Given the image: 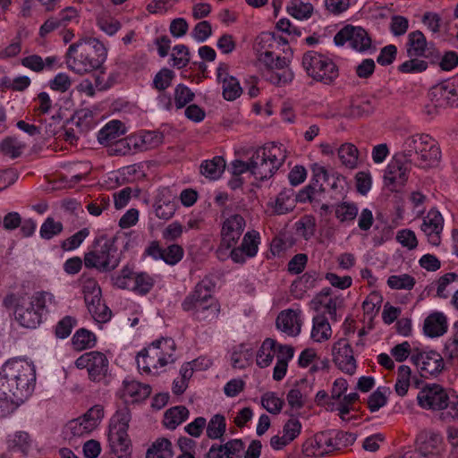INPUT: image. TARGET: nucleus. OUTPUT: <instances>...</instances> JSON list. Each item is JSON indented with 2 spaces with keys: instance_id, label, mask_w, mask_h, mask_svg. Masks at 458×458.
<instances>
[{
  "instance_id": "nucleus-1",
  "label": "nucleus",
  "mask_w": 458,
  "mask_h": 458,
  "mask_svg": "<svg viewBox=\"0 0 458 458\" xmlns=\"http://www.w3.org/2000/svg\"><path fill=\"white\" fill-rule=\"evenodd\" d=\"M55 295L49 292H37L31 296L9 294L4 299L6 308L14 307V318L25 328H36L42 322L45 310L55 306Z\"/></svg>"
},
{
  "instance_id": "nucleus-2",
  "label": "nucleus",
  "mask_w": 458,
  "mask_h": 458,
  "mask_svg": "<svg viewBox=\"0 0 458 458\" xmlns=\"http://www.w3.org/2000/svg\"><path fill=\"white\" fill-rule=\"evenodd\" d=\"M106 56L107 50L102 42L87 38L69 46L65 63L71 71L83 75L100 69Z\"/></svg>"
},
{
  "instance_id": "nucleus-3",
  "label": "nucleus",
  "mask_w": 458,
  "mask_h": 458,
  "mask_svg": "<svg viewBox=\"0 0 458 458\" xmlns=\"http://www.w3.org/2000/svg\"><path fill=\"white\" fill-rule=\"evenodd\" d=\"M285 157L284 150L281 146L274 143L267 144L257 148L249 161H233L232 163L233 174L241 175L250 171L258 180L269 179L283 165Z\"/></svg>"
},
{
  "instance_id": "nucleus-4",
  "label": "nucleus",
  "mask_w": 458,
  "mask_h": 458,
  "mask_svg": "<svg viewBox=\"0 0 458 458\" xmlns=\"http://www.w3.org/2000/svg\"><path fill=\"white\" fill-rule=\"evenodd\" d=\"M36 369L32 363L13 359L0 368V386L18 401H24L34 391Z\"/></svg>"
},
{
  "instance_id": "nucleus-5",
  "label": "nucleus",
  "mask_w": 458,
  "mask_h": 458,
  "mask_svg": "<svg viewBox=\"0 0 458 458\" xmlns=\"http://www.w3.org/2000/svg\"><path fill=\"white\" fill-rule=\"evenodd\" d=\"M215 286L210 277H204L182 301V310L191 312L192 318L199 322L208 324L216 321L220 313V305L212 294Z\"/></svg>"
},
{
  "instance_id": "nucleus-6",
  "label": "nucleus",
  "mask_w": 458,
  "mask_h": 458,
  "mask_svg": "<svg viewBox=\"0 0 458 458\" xmlns=\"http://www.w3.org/2000/svg\"><path fill=\"white\" fill-rule=\"evenodd\" d=\"M175 343L170 337L154 341L139 352L136 358L139 369L147 375L158 374V369L175 360Z\"/></svg>"
},
{
  "instance_id": "nucleus-7",
  "label": "nucleus",
  "mask_w": 458,
  "mask_h": 458,
  "mask_svg": "<svg viewBox=\"0 0 458 458\" xmlns=\"http://www.w3.org/2000/svg\"><path fill=\"white\" fill-rule=\"evenodd\" d=\"M420 407L430 411H444L441 419L451 420L458 417V398L451 400L447 390L438 384H427L418 393Z\"/></svg>"
},
{
  "instance_id": "nucleus-8",
  "label": "nucleus",
  "mask_w": 458,
  "mask_h": 458,
  "mask_svg": "<svg viewBox=\"0 0 458 458\" xmlns=\"http://www.w3.org/2000/svg\"><path fill=\"white\" fill-rule=\"evenodd\" d=\"M301 64L308 76L324 84H331L339 75L335 62L329 56L317 51L304 53Z\"/></svg>"
},
{
  "instance_id": "nucleus-9",
  "label": "nucleus",
  "mask_w": 458,
  "mask_h": 458,
  "mask_svg": "<svg viewBox=\"0 0 458 458\" xmlns=\"http://www.w3.org/2000/svg\"><path fill=\"white\" fill-rule=\"evenodd\" d=\"M122 259L114 240H106L98 244L84 256V265L88 268H96L99 272H110L115 269Z\"/></svg>"
},
{
  "instance_id": "nucleus-10",
  "label": "nucleus",
  "mask_w": 458,
  "mask_h": 458,
  "mask_svg": "<svg viewBox=\"0 0 458 458\" xmlns=\"http://www.w3.org/2000/svg\"><path fill=\"white\" fill-rule=\"evenodd\" d=\"M246 227V219L241 214L227 213L224 215L220 232V243L216 250L219 259L225 260L228 250L235 246Z\"/></svg>"
},
{
  "instance_id": "nucleus-11",
  "label": "nucleus",
  "mask_w": 458,
  "mask_h": 458,
  "mask_svg": "<svg viewBox=\"0 0 458 458\" xmlns=\"http://www.w3.org/2000/svg\"><path fill=\"white\" fill-rule=\"evenodd\" d=\"M338 47L346 45L359 53H372L376 50L369 33L360 26L345 25L334 37Z\"/></svg>"
},
{
  "instance_id": "nucleus-12",
  "label": "nucleus",
  "mask_w": 458,
  "mask_h": 458,
  "mask_svg": "<svg viewBox=\"0 0 458 458\" xmlns=\"http://www.w3.org/2000/svg\"><path fill=\"white\" fill-rule=\"evenodd\" d=\"M131 420V413L127 408H123L115 412L109 424L108 441L116 454L126 453L130 446V439L127 430Z\"/></svg>"
},
{
  "instance_id": "nucleus-13",
  "label": "nucleus",
  "mask_w": 458,
  "mask_h": 458,
  "mask_svg": "<svg viewBox=\"0 0 458 458\" xmlns=\"http://www.w3.org/2000/svg\"><path fill=\"white\" fill-rule=\"evenodd\" d=\"M75 365L80 369H86L90 380L100 382L107 374L109 362L104 353L92 351L81 355Z\"/></svg>"
},
{
  "instance_id": "nucleus-14",
  "label": "nucleus",
  "mask_w": 458,
  "mask_h": 458,
  "mask_svg": "<svg viewBox=\"0 0 458 458\" xmlns=\"http://www.w3.org/2000/svg\"><path fill=\"white\" fill-rule=\"evenodd\" d=\"M333 361L343 372L353 375L357 369V361L353 350L346 338H340L332 346Z\"/></svg>"
},
{
  "instance_id": "nucleus-15",
  "label": "nucleus",
  "mask_w": 458,
  "mask_h": 458,
  "mask_svg": "<svg viewBox=\"0 0 458 458\" xmlns=\"http://www.w3.org/2000/svg\"><path fill=\"white\" fill-rule=\"evenodd\" d=\"M428 97L435 106H458V87L454 81H445L435 85L430 89Z\"/></svg>"
},
{
  "instance_id": "nucleus-16",
  "label": "nucleus",
  "mask_w": 458,
  "mask_h": 458,
  "mask_svg": "<svg viewBox=\"0 0 458 458\" xmlns=\"http://www.w3.org/2000/svg\"><path fill=\"white\" fill-rule=\"evenodd\" d=\"M402 156L396 154L391 161L384 174V182L386 186L394 191L397 186H403L408 179V166L405 159L401 160Z\"/></svg>"
},
{
  "instance_id": "nucleus-17",
  "label": "nucleus",
  "mask_w": 458,
  "mask_h": 458,
  "mask_svg": "<svg viewBox=\"0 0 458 458\" xmlns=\"http://www.w3.org/2000/svg\"><path fill=\"white\" fill-rule=\"evenodd\" d=\"M444 227V218L441 213L436 209L431 208L428 214L423 217L420 225L421 231L427 236L428 241L434 246L440 244V234Z\"/></svg>"
},
{
  "instance_id": "nucleus-18",
  "label": "nucleus",
  "mask_w": 458,
  "mask_h": 458,
  "mask_svg": "<svg viewBox=\"0 0 458 458\" xmlns=\"http://www.w3.org/2000/svg\"><path fill=\"white\" fill-rule=\"evenodd\" d=\"M430 140L428 134H414L407 137L403 145L400 156L409 164L417 166V156H420L423 146L427 145V140Z\"/></svg>"
},
{
  "instance_id": "nucleus-19",
  "label": "nucleus",
  "mask_w": 458,
  "mask_h": 458,
  "mask_svg": "<svg viewBox=\"0 0 458 458\" xmlns=\"http://www.w3.org/2000/svg\"><path fill=\"white\" fill-rule=\"evenodd\" d=\"M313 390V384L307 378L297 381L289 390L286 400L293 410L301 409Z\"/></svg>"
},
{
  "instance_id": "nucleus-20",
  "label": "nucleus",
  "mask_w": 458,
  "mask_h": 458,
  "mask_svg": "<svg viewBox=\"0 0 458 458\" xmlns=\"http://www.w3.org/2000/svg\"><path fill=\"white\" fill-rule=\"evenodd\" d=\"M411 359L423 372L431 376L438 375L445 367L442 356L435 351L422 352L413 355Z\"/></svg>"
},
{
  "instance_id": "nucleus-21",
  "label": "nucleus",
  "mask_w": 458,
  "mask_h": 458,
  "mask_svg": "<svg viewBox=\"0 0 458 458\" xmlns=\"http://www.w3.org/2000/svg\"><path fill=\"white\" fill-rule=\"evenodd\" d=\"M244 447L242 439H231L223 445L214 444L209 448L207 458H242Z\"/></svg>"
},
{
  "instance_id": "nucleus-22",
  "label": "nucleus",
  "mask_w": 458,
  "mask_h": 458,
  "mask_svg": "<svg viewBox=\"0 0 458 458\" xmlns=\"http://www.w3.org/2000/svg\"><path fill=\"white\" fill-rule=\"evenodd\" d=\"M301 311L293 310H283L276 318V327L288 335L295 336L301 332Z\"/></svg>"
},
{
  "instance_id": "nucleus-23",
  "label": "nucleus",
  "mask_w": 458,
  "mask_h": 458,
  "mask_svg": "<svg viewBox=\"0 0 458 458\" xmlns=\"http://www.w3.org/2000/svg\"><path fill=\"white\" fill-rule=\"evenodd\" d=\"M176 209V202L169 194V191L164 189L158 192L154 204V211L157 217L168 220L170 219Z\"/></svg>"
},
{
  "instance_id": "nucleus-24",
  "label": "nucleus",
  "mask_w": 458,
  "mask_h": 458,
  "mask_svg": "<svg viewBox=\"0 0 458 458\" xmlns=\"http://www.w3.org/2000/svg\"><path fill=\"white\" fill-rule=\"evenodd\" d=\"M441 157V151L436 140L430 136L427 140V145L423 146L420 156H417V166L420 168H428L436 165Z\"/></svg>"
},
{
  "instance_id": "nucleus-25",
  "label": "nucleus",
  "mask_w": 458,
  "mask_h": 458,
  "mask_svg": "<svg viewBox=\"0 0 458 458\" xmlns=\"http://www.w3.org/2000/svg\"><path fill=\"white\" fill-rule=\"evenodd\" d=\"M423 330L429 337H438L447 331V320L441 312H434L427 317L424 321Z\"/></svg>"
},
{
  "instance_id": "nucleus-26",
  "label": "nucleus",
  "mask_w": 458,
  "mask_h": 458,
  "mask_svg": "<svg viewBox=\"0 0 458 458\" xmlns=\"http://www.w3.org/2000/svg\"><path fill=\"white\" fill-rule=\"evenodd\" d=\"M377 106L375 98L363 97L352 101L345 115L352 118L368 116L374 112Z\"/></svg>"
},
{
  "instance_id": "nucleus-27",
  "label": "nucleus",
  "mask_w": 458,
  "mask_h": 458,
  "mask_svg": "<svg viewBox=\"0 0 458 458\" xmlns=\"http://www.w3.org/2000/svg\"><path fill=\"white\" fill-rule=\"evenodd\" d=\"M312 447L316 455L323 456L339 450L340 443L337 442L336 436L333 437L329 433L321 432L315 436Z\"/></svg>"
},
{
  "instance_id": "nucleus-28",
  "label": "nucleus",
  "mask_w": 458,
  "mask_h": 458,
  "mask_svg": "<svg viewBox=\"0 0 458 458\" xmlns=\"http://www.w3.org/2000/svg\"><path fill=\"white\" fill-rule=\"evenodd\" d=\"M125 133L124 125L121 121L108 122L98 133V140L102 145H109Z\"/></svg>"
},
{
  "instance_id": "nucleus-29",
  "label": "nucleus",
  "mask_w": 458,
  "mask_h": 458,
  "mask_svg": "<svg viewBox=\"0 0 458 458\" xmlns=\"http://www.w3.org/2000/svg\"><path fill=\"white\" fill-rule=\"evenodd\" d=\"M151 393V388L147 384H141L135 380L123 381V395L125 398H131V402H140L145 400Z\"/></svg>"
},
{
  "instance_id": "nucleus-30",
  "label": "nucleus",
  "mask_w": 458,
  "mask_h": 458,
  "mask_svg": "<svg viewBox=\"0 0 458 458\" xmlns=\"http://www.w3.org/2000/svg\"><path fill=\"white\" fill-rule=\"evenodd\" d=\"M332 335L331 326L324 315H317L313 318L311 339L317 343L328 340Z\"/></svg>"
},
{
  "instance_id": "nucleus-31",
  "label": "nucleus",
  "mask_w": 458,
  "mask_h": 458,
  "mask_svg": "<svg viewBox=\"0 0 458 458\" xmlns=\"http://www.w3.org/2000/svg\"><path fill=\"white\" fill-rule=\"evenodd\" d=\"M443 451L442 437L438 433H431L420 446L419 453L421 454L422 458H426L427 456L438 458Z\"/></svg>"
},
{
  "instance_id": "nucleus-32",
  "label": "nucleus",
  "mask_w": 458,
  "mask_h": 458,
  "mask_svg": "<svg viewBox=\"0 0 458 458\" xmlns=\"http://www.w3.org/2000/svg\"><path fill=\"white\" fill-rule=\"evenodd\" d=\"M411 380L415 383L416 387L419 386V380L416 377H411V368L406 365H401L398 368L397 378L394 390L399 396L406 395Z\"/></svg>"
},
{
  "instance_id": "nucleus-33",
  "label": "nucleus",
  "mask_w": 458,
  "mask_h": 458,
  "mask_svg": "<svg viewBox=\"0 0 458 458\" xmlns=\"http://www.w3.org/2000/svg\"><path fill=\"white\" fill-rule=\"evenodd\" d=\"M225 168V161L220 156H216L212 159L205 160L200 165V174L205 177L216 180L220 177Z\"/></svg>"
},
{
  "instance_id": "nucleus-34",
  "label": "nucleus",
  "mask_w": 458,
  "mask_h": 458,
  "mask_svg": "<svg viewBox=\"0 0 458 458\" xmlns=\"http://www.w3.org/2000/svg\"><path fill=\"white\" fill-rule=\"evenodd\" d=\"M407 54L409 56H425L427 50V40L424 34L415 30L408 35Z\"/></svg>"
},
{
  "instance_id": "nucleus-35",
  "label": "nucleus",
  "mask_w": 458,
  "mask_h": 458,
  "mask_svg": "<svg viewBox=\"0 0 458 458\" xmlns=\"http://www.w3.org/2000/svg\"><path fill=\"white\" fill-rule=\"evenodd\" d=\"M276 341L272 338H267L263 341L257 352L256 362L260 368L268 367L276 352Z\"/></svg>"
},
{
  "instance_id": "nucleus-36",
  "label": "nucleus",
  "mask_w": 458,
  "mask_h": 458,
  "mask_svg": "<svg viewBox=\"0 0 458 458\" xmlns=\"http://www.w3.org/2000/svg\"><path fill=\"white\" fill-rule=\"evenodd\" d=\"M226 431L225 417L220 413L213 415L206 425V434L209 439L222 440Z\"/></svg>"
},
{
  "instance_id": "nucleus-37",
  "label": "nucleus",
  "mask_w": 458,
  "mask_h": 458,
  "mask_svg": "<svg viewBox=\"0 0 458 458\" xmlns=\"http://www.w3.org/2000/svg\"><path fill=\"white\" fill-rule=\"evenodd\" d=\"M335 217L341 223L353 222L358 216V206L354 202L343 201L333 206Z\"/></svg>"
},
{
  "instance_id": "nucleus-38",
  "label": "nucleus",
  "mask_w": 458,
  "mask_h": 458,
  "mask_svg": "<svg viewBox=\"0 0 458 458\" xmlns=\"http://www.w3.org/2000/svg\"><path fill=\"white\" fill-rule=\"evenodd\" d=\"M189 417V411L184 406H175L165 413L163 423L165 428L174 429Z\"/></svg>"
},
{
  "instance_id": "nucleus-39",
  "label": "nucleus",
  "mask_w": 458,
  "mask_h": 458,
  "mask_svg": "<svg viewBox=\"0 0 458 458\" xmlns=\"http://www.w3.org/2000/svg\"><path fill=\"white\" fill-rule=\"evenodd\" d=\"M172 443L165 437L157 438L146 454V458H172Z\"/></svg>"
},
{
  "instance_id": "nucleus-40",
  "label": "nucleus",
  "mask_w": 458,
  "mask_h": 458,
  "mask_svg": "<svg viewBox=\"0 0 458 458\" xmlns=\"http://www.w3.org/2000/svg\"><path fill=\"white\" fill-rule=\"evenodd\" d=\"M32 446V440L30 435L24 431H17L9 436L8 447L14 452H21L27 454Z\"/></svg>"
},
{
  "instance_id": "nucleus-41",
  "label": "nucleus",
  "mask_w": 458,
  "mask_h": 458,
  "mask_svg": "<svg viewBox=\"0 0 458 458\" xmlns=\"http://www.w3.org/2000/svg\"><path fill=\"white\" fill-rule=\"evenodd\" d=\"M96 342L95 334L85 328L77 330L72 338V344L76 350L90 349L95 346Z\"/></svg>"
},
{
  "instance_id": "nucleus-42",
  "label": "nucleus",
  "mask_w": 458,
  "mask_h": 458,
  "mask_svg": "<svg viewBox=\"0 0 458 458\" xmlns=\"http://www.w3.org/2000/svg\"><path fill=\"white\" fill-rule=\"evenodd\" d=\"M252 357L251 350L245 344H239L232 349L231 364L235 369H244Z\"/></svg>"
},
{
  "instance_id": "nucleus-43",
  "label": "nucleus",
  "mask_w": 458,
  "mask_h": 458,
  "mask_svg": "<svg viewBox=\"0 0 458 458\" xmlns=\"http://www.w3.org/2000/svg\"><path fill=\"white\" fill-rule=\"evenodd\" d=\"M25 147L17 137H6L0 142V151L12 158L20 157Z\"/></svg>"
},
{
  "instance_id": "nucleus-44",
  "label": "nucleus",
  "mask_w": 458,
  "mask_h": 458,
  "mask_svg": "<svg viewBox=\"0 0 458 458\" xmlns=\"http://www.w3.org/2000/svg\"><path fill=\"white\" fill-rule=\"evenodd\" d=\"M338 157L347 168H354L358 163V149L351 143H344L338 148Z\"/></svg>"
},
{
  "instance_id": "nucleus-45",
  "label": "nucleus",
  "mask_w": 458,
  "mask_h": 458,
  "mask_svg": "<svg viewBox=\"0 0 458 458\" xmlns=\"http://www.w3.org/2000/svg\"><path fill=\"white\" fill-rule=\"evenodd\" d=\"M155 279L146 272L136 273L133 276L131 290L139 294L145 295L153 288Z\"/></svg>"
},
{
  "instance_id": "nucleus-46",
  "label": "nucleus",
  "mask_w": 458,
  "mask_h": 458,
  "mask_svg": "<svg viewBox=\"0 0 458 458\" xmlns=\"http://www.w3.org/2000/svg\"><path fill=\"white\" fill-rule=\"evenodd\" d=\"M289 14L298 20H307L313 13V5L301 0H292L287 6Z\"/></svg>"
},
{
  "instance_id": "nucleus-47",
  "label": "nucleus",
  "mask_w": 458,
  "mask_h": 458,
  "mask_svg": "<svg viewBox=\"0 0 458 458\" xmlns=\"http://www.w3.org/2000/svg\"><path fill=\"white\" fill-rule=\"evenodd\" d=\"M260 243L259 233L251 230L247 232L242 238V242L240 247L245 250V253L249 258H253L257 255L259 250V245Z\"/></svg>"
},
{
  "instance_id": "nucleus-48",
  "label": "nucleus",
  "mask_w": 458,
  "mask_h": 458,
  "mask_svg": "<svg viewBox=\"0 0 458 458\" xmlns=\"http://www.w3.org/2000/svg\"><path fill=\"white\" fill-rule=\"evenodd\" d=\"M23 402L18 401L8 391L0 386V417H7Z\"/></svg>"
},
{
  "instance_id": "nucleus-49",
  "label": "nucleus",
  "mask_w": 458,
  "mask_h": 458,
  "mask_svg": "<svg viewBox=\"0 0 458 458\" xmlns=\"http://www.w3.org/2000/svg\"><path fill=\"white\" fill-rule=\"evenodd\" d=\"M284 401L275 392H267L261 396V405L271 414H279Z\"/></svg>"
},
{
  "instance_id": "nucleus-50",
  "label": "nucleus",
  "mask_w": 458,
  "mask_h": 458,
  "mask_svg": "<svg viewBox=\"0 0 458 458\" xmlns=\"http://www.w3.org/2000/svg\"><path fill=\"white\" fill-rule=\"evenodd\" d=\"M390 390L386 386H378L368 398V407L371 412L377 411L387 402Z\"/></svg>"
},
{
  "instance_id": "nucleus-51",
  "label": "nucleus",
  "mask_w": 458,
  "mask_h": 458,
  "mask_svg": "<svg viewBox=\"0 0 458 458\" xmlns=\"http://www.w3.org/2000/svg\"><path fill=\"white\" fill-rule=\"evenodd\" d=\"M276 43V35L274 32H261L254 41L253 49L258 54H261L274 47Z\"/></svg>"
},
{
  "instance_id": "nucleus-52",
  "label": "nucleus",
  "mask_w": 458,
  "mask_h": 458,
  "mask_svg": "<svg viewBox=\"0 0 458 458\" xmlns=\"http://www.w3.org/2000/svg\"><path fill=\"white\" fill-rule=\"evenodd\" d=\"M194 93L186 85L180 83L174 90V102L177 109L184 107L194 98Z\"/></svg>"
},
{
  "instance_id": "nucleus-53",
  "label": "nucleus",
  "mask_w": 458,
  "mask_h": 458,
  "mask_svg": "<svg viewBox=\"0 0 458 458\" xmlns=\"http://www.w3.org/2000/svg\"><path fill=\"white\" fill-rule=\"evenodd\" d=\"M93 429L90 423L87 422L86 419L79 417L69 421L66 425V431L72 437H84L89 435Z\"/></svg>"
},
{
  "instance_id": "nucleus-54",
  "label": "nucleus",
  "mask_w": 458,
  "mask_h": 458,
  "mask_svg": "<svg viewBox=\"0 0 458 458\" xmlns=\"http://www.w3.org/2000/svg\"><path fill=\"white\" fill-rule=\"evenodd\" d=\"M63 224L53 217H47L40 226L39 234L42 239L50 240L62 233Z\"/></svg>"
},
{
  "instance_id": "nucleus-55",
  "label": "nucleus",
  "mask_w": 458,
  "mask_h": 458,
  "mask_svg": "<svg viewBox=\"0 0 458 458\" xmlns=\"http://www.w3.org/2000/svg\"><path fill=\"white\" fill-rule=\"evenodd\" d=\"M175 77L174 71L168 68H162L155 76L152 81V87L159 91H165L168 89Z\"/></svg>"
},
{
  "instance_id": "nucleus-56",
  "label": "nucleus",
  "mask_w": 458,
  "mask_h": 458,
  "mask_svg": "<svg viewBox=\"0 0 458 458\" xmlns=\"http://www.w3.org/2000/svg\"><path fill=\"white\" fill-rule=\"evenodd\" d=\"M210 366V361L205 359H197L191 362L183 364L180 369L181 379L187 382L193 375L194 370L206 369Z\"/></svg>"
},
{
  "instance_id": "nucleus-57",
  "label": "nucleus",
  "mask_w": 458,
  "mask_h": 458,
  "mask_svg": "<svg viewBox=\"0 0 458 458\" xmlns=\"http://www.w3.org/2000/svg\"><path fill=\"white\" fill-rule=\"evenodd\" d=\"M387 285L391 289L411 290L415 285V279L408 274H403L398 276L394 275L388 277Z\"/></svg>"
},
{
  "instance_id": "nucleus-58",
  "label": "nucleus",
  "mask_w": 458,
  "mask_h": 458,
  "mask_svg": "<svg viewBox=\"0 0 458 458\" xmlns=\"http://www.w3.org/2000/svg\"><path fill=\"white\" fill-rule=\"evenodd\" d=\"M171 60L173 66L178 69L185 67L190 61L189 48L182 44L174 46L171 55Z\"/></svg>"
},
{
  "instance_id": "nucleus-59",
  "label": "nucleus",
  "mask_w": 458,
  "mask_h": 458,
  "mask_svg": "<svg viewBox=\"0 0 458 458\" xmlns=\"http://www.w3.org/2000/svg\"><path fill=\"white\" fill-rule=\"evenodd\" d=\"M295 199L291 191H281L276 199V211L279 214H286L294 208Z\"/></svg>"
},
{
  "instance_id": "nucleus-60",
  "label": "nucleus",
  "mask_w": 458,
  "mask_h": 458,
  "mask_svg": "<svg viewBox=\"0 0 458 458\" xmlns=\"http://www.w3.org/2000/svg\"><path fill=\"white\" fill-rule=\"evenodd\" d=\"M223 97L227 101H233L239 98L242 92L239 81L236 78L230 79L222 84Z\"/></svg>"
},
{
  "instance_id": "nucleus-61",
  "label": "nucleus",
  "mask_w": 458,
  "mask_h": 458,
  "mask_svg": "<svg viewBox=\"0 0 458 458\" xmlns=\"http://www.w3.org/2000/svg\"><path fill=\"white\" fill-rule=\"evenodd\" d=\"M294 74L291 69L283 71L271 70L268 73L267 80L274 85L284 86L293 80Z\"/></svg>"
},
{
  "instance_id": "nucleus-62",
  "label": "nucleus",
  "mask_w": 458,
  "mask_h": 458,
  "mask_svg": "<svg viewBox=\"0 0 458 458\" xmlns=\"http://www.w3.org/2000/svg\"><path fill=\"white\" fill-rule=\"evenodd\" d=\"M77 325V320L72 316H65L55 326V335L60 339L68 337L72 328Z\"/></svg>"
},
{
  "instance_id": "nucleus-63",
  "label": "nucleus",
  "mask_w": 458,
  "mask_h": 458,
  "mask_svg": "<svg viewBox=\"0 0 458 458\" xmlns=\"http://www.w3.org/2000/svg\"><path fill=\"white\" fill-rule=\"evenodd\" d=\"M444 354L448 359L458 358V320L454 325V332L445 344Z\"/></svg>"
},
{
  "instance_id": "nucleus-64",
  "label": "nucleus",
  "mask_w": 458,
  "mask_h": 458,
  "mask_svg": "<svg viewBox=\"0 0 458 458\" xmlns=\"http://www.w3.org/2000/svg\"><path fill=\"white\" fill-rule=\"evenodd\" d=\"M183 249L178 244H171L164 248L163 260L168 265H175L182 260Z\"/></svg>"
}]
</instances>
